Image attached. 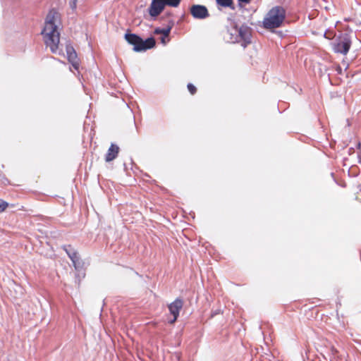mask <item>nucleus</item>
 I'll use <instances>...</instances> for the list:
<instances>
[{
  "label": "nucleus",
  "mask_w": 361,
  "mask_h": 361,
  "mask_svg": "<svg viewBox=\"0 0 361 361\" xmlns=\"http://www.w3.org/2000/svg\"><path fill=\"white\" fill-rule=\"evenodd\" d=\"M165 5H168L173 7H177L180 2V0H164Z\"/></svg>",
  "instance_id": "15"
},
{
  "label": "nucleus",
  "mask_w": 361,
  "mask_h": 361,
  "mask_svg": "<svg viewBox=\"0 0 361 361\" xmlns=\"http://www.w3.org/2000/svg\"><path fill=\"white\" fill-rule=\"evenodd\" d=\"M216 4L221 7H228L231 9H234L233 0H216Z\"/></svg>",
  "instance_id": "14"
},
{
  "label": "nucleus",
  "mask_w": 361,
  "mask_h": 361,
  "mask_svg": "<svg viewBox=\"0 0 361 361\" xmlns=\"http://www.w3.org/2000/svg\"><path fill=\"white\" fill-rule=\"evenodd\" d=\"M164 0H152L149 8V13L151 16L155 17L159 15L165 7Z\"/></svg>",
  "instance_id": "7"
},
{
  "label": "nucleus",
  "mask_w": 361,
  "mask_h": 361,
  "mask_svg": "<svg viewBox=\"0 0 361 361\" xmlns=\"http://www.w3.org/2000/svg\"><path fill=\"white\" fill-rule=\"evenodd\" d=\"M336 361H347L344 357H338Z\"/></svg>",
  "instance_id": "21"
},
{
  "label": "nucleus",
  "mask_w": 361,
  "mask_h": 361,
  "mask_svg": "<svg viewBox=\"0 0 361 361\" xmlns=\"http://www.w3.org/2000/svg\"><path fill=\"white\" fill-rule=\"evenodd\" d=\"M66 253L68 254V257L71 259L73 266L76 269H78L80 267V258L77 252H75L73 249L69 247L68 249H65Z\"/></svg>",
  "instance_id": "11"
},
{
  "label": "nucleus",
  "mask_w": 361,
  "mask_h": 361,
  "mask_svg": "<svg viewBox=\"0 0 361 361\" xmlns=\"http://www.w3.org/2000/svg\"><path fill=\"white\" fill-rule=\"evenodd\" d=\"M323 357L326 361H336L339 356L337 355V350L331 347L329 352L326 355H323Z\"/></svg>",
  "instance_id": "12"
},
{
  "label": "nucleus",
  "mask_w": 361,
  "mask_h": 361,
  "mask_svg": "<svg viewBox=\"0 0 361 361\" xmlns=\"http://www.w3.org/2000/svg\"><path fill=\"white\" fill-rule=\"evenodd\" d=\"M66 52H67L68 59L69 62L72 63L73 66L75 69H78V66H79V63H78V59H77V54L75 51L74 49L71 47H67Z\"/></svg>",
  "instance_id": "9"
},
{
  "label": "nucleus",
  "mask_w": 361,
  "mask_h": 361,
  "mask_svg": "<svg viewBox=\"0 0 361 361\" xmlns=\"http://www.w3.org/2000/svg\"><path fill=\"white\" fill-rule=\"evenodd\" d=\"M188 89L192 94H194L196 92V87L191 83L188 85Z\"/></svg>",
  "instance_id": "17"
},
{
  "label": "nucleus",
  "mask_w": 361,
  "mask_h": 361,
  "mask_svg": "<svg viewBox=\"0 0 361 361\" xmlns=\"http://www.w3.org/2000/svg\"><path fill=\"white\" fill-rule=\"evenodd\" d=\"M77 0H69V6L73 10L76 8Z\"/></svg>",
  "instance_id": "18"
},
{
  "label": "nucleus",
  "mask_w": 361,
  "mask_h": 361,
  "mask_svg": "<svg viewBox=\"0 0 361 361\" xmlns=\"http://www.w3.org/2000/svg\"><path fill=\"white\" fill-rule=\"evenodd\" d=\"M190 11L195 19L202 20L209 16L208 9L203 5L194 4L190 7Z\"/></svg>",
  "instance_id": "6"
},
{
  "label": "nucleus",
  "mask_w": 361,
  "mask_h": 361,
  "mask_svg": "<svg viewBox=\"0 0 361 361\" xmlns=\"http://www.w3.org/2000/svg\"><path fill=\"white\" fill-rule=\"evenodd\" d=\"M125 39L129 44L134 46L133 50L137 52L145 51L155 45V40L152 37L144 41L135 34H126Z\"/></svg>",
  "instance_id": "4"
},
{
  "label": "nucleus",
  "mask_w": 361,
  "mask_h": 361,
  "mask_svg": "<svg viewBox=\"0 0 361 361\" xmlns=\"http://www.w3.org/2000/svg\"><path fill=\"white\" fill-rule=\"evenodd\" d=\"M171 27H172V26H168L167 27L163 28V29L157 27L154 30V34L161 35L162 36L169 37L171 30Z\"/></svg>",
  "instance_id": "13"
},
{
  "label": "nucleus",
  "mask_w": 361,
  "mask_h": 361,
  "mask_svg": "<svg viewBox=\"0 0 361 361\" xmlns=\"http://www.w3.org/2000/svg\"><path fill=\"white\" fill-rule=\"evenodd\" d=\"M118 151H119V147L114 144H111V145L109 148L107 154L106 155V158H105L106 161L109 162V161L114 160V159H116L118 154Z\"/></svg>",
  "instance_id": "10"
},
{
  "label": "nucleus",
  "mask_w": 361,
  "mask_h": 361,
  "mask_svg": "<svg viewBox=\"0 0 361 361\" xmlns=\"http://www.w3.org/2000/svg\"><path fill=\"white\" fill-rule=\"evenodd\" d=\"M183 302L181 300L176 299L174 302H173L169 305V311L171 314L173 316V319L170 321L171 324H173L176 321L179 315V312L183 307Z\"/></svg>",
  "instance_id": "8"
},
{
  "label": "nucleus",
  "mask_w": 361,
  "mask_h": 361,
  "mask_svg": "<svg viewBox=\"0 0 361 361\" xmlns=\"http://www.w3.org/2000/svg\"><path fill=\"white\" fill-rule=\"evenodd\" d=\"M351 45L350 39L347 35L336 39L333 43L334 51L336 53L346 54Z\"/></svg>",
  "instance_id": "5"
},
{
  "label": "nucleus",
  "mask_w": 361,
  "mask_h": 361,
  "mask_svg": "<svg viewBox=\"0 0 361 361\" xmlns=\"http://www.w3.org/2000/svg\"><path fill=\"white\" fill-rule=\"evenodd\" d=\"M59 23L60 14L54 9L51 10L47 16L42 34L47 47H49L54 54H56L59 50L60 33L58 27Z\"/></svg>",
  "instance_id": "1"
},
{
  "label": "nucleus",
  "mask_w": 361,
  "mask_h": 361,
  "mask_svg": "<svg viewBox=\"0 0 361 361\" xmlns=\"http://www.w3.org/2000/svg\"><path fill=\"white\" fill-rule=\"evenodd\" d=\"M224 39L230 43L243 42V46L246 47L251 42V28L247 25L240 26L232 22L224 34Z\"/></svg>",
  "instance_id": "2"
},
{
  "label": "nucleus",
  "mask_w": 361,
  "mask_h": 361,
  "mask_svg": "<svg viewBox=\"0 0 361 361\" xmlns=\"http://www.w3.org/2000/svg\"><path fill=\"white\" fill-rule=\"evenodd\" d=\"M169 41V37L161 36V42L164 45H166L168 43Z\"/></svg>",
  "instance_id": "19"
},
{
  "label": "nucleus",
  "mask_w": 361,
  "mask_h": 361,
  "mask_svg": "<svg viewBox=\"0 0 361 361\" xmlns=\"http://www.w3.org/2000/svg\"><path fill=\"white\" fill-rule=\"evenodd\" d=\"M8 207V203L2 200H0V212L4 211Z\"/></svg>",
  "instance_id": "16"
},
{
  "label": "nucleus",
  "mask_w": 361,
  "mask_h": 361,
  "mask_svg": "<svg viewBox=\"0 0 361 361\" xmlns=\"http://www.w3.org/2000/svg\"><path fill=\"white\" fill-rule=\"evenodd\" d=\"M286 9L281 6H275L268 11L262 20V25L267 30L280 27L285 20Z\"/></svg>",
  "instance_id": "3"
},
{
  "label": "nucleus",
  "mask_w": 361,
  "mask_h": 361,
  "mask_svg": "<svg viewBox=\"0 0 361 361\" xmlns=\"http://www.w3.org/2000/svg\"><path fill=\"white\" fill-rule=\"evenodd\" d=\"M251 0H238L239 3L240 4H247L250 2Z\"/></svg>",
  "instance_id": "20"
}]
</instances>
